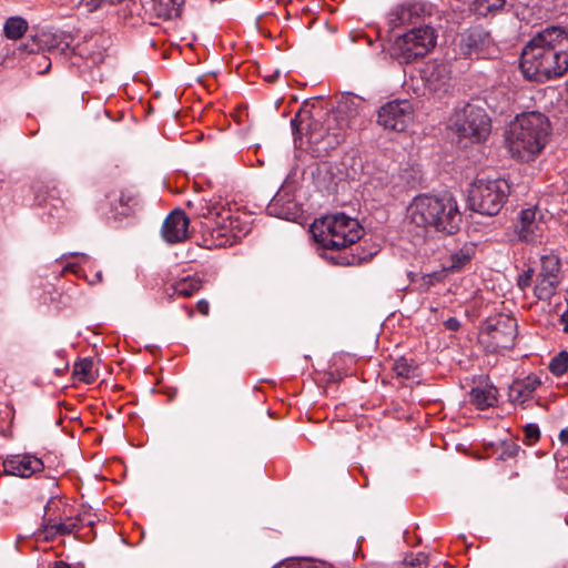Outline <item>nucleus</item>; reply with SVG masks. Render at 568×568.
I'll return each mask as SVG.
<instances>
[{
	"label": "nucleus",
	"instance_id": "13",
	"mask_svg": "<svg viewBox=\"0 0 568 568\" xmlns=\"http://www.w3.org/2000/svg\"><path fill=\"white\" fill-rule=\"evenodd\" d=\"M185 0H151L150 10L144 8L142 0H129L126 6L131 4L130 13L142 19H152L156 17L162 20L179 18Z\"/></svg>",
	"mask_w": 568,
	"mask_h": 568
},
{
	"label": "nucleus",
	"instance_id": "19",
	"mask_svg": "<svg viewBox=\"0 0 568 568\" xmlns=\"http://www.w3.org/2000/svg\"><path fill=\"white\" fill-rule=\"evenodd\" d=\"M43 467V462L30 454L12 455L3 462L4 473L19 477H30Z\"/></svg>",
	"mask_w": 568,
	"mask_h": 568
},
{
	"label": "nucleus",
	"instance_id": "5",
	"mask_svg": "<svg viewBox=\"0 0 568 568\" xmlns=\"http://www.w3.org/2000/svg\"><path fill=\"white\" fill-rule=\"evenodd\" d=\"M450 122L453 131L460 139L473 143L486 141L491 132V120L485 109L473 103L456 109Z\"/></svg>",
	"mask_w": 568,
	"mask_h": 568
},
{
	"label": "nucleus",
	"instance_id": "25",
	"mask_svg": "<svg viewBox=\"0 0 568 568\" xmlns=\"http://www.w3.org/2000/svg\"><path fill=\"white\" fill-rule=\"evenodd\" d=\"M307 142L311 145H314L313 151L317 152L318 155L322 153H327L331 149H334L342 141V135L339 133H326L322 134V131L310 130L306 132Z\"/></svg>",
	"mask_w": 568,
	"mask_h": 568
},
{
	"label": "nucleus",
	"instance_id": "45",
	"mask_svg": "<svg viewBox=\"0 0 568 568\" xmlns=\"http://www.w3.org/2000/svg\"><path fill=\"white\" fill-rule=\"evenodd\" d=\"M79 266L77 264H68L64 266L63 272H72L74 274H79Z\"/></svg>",
	"mask_w": 568,
	"mask_h": 568
},
{
	"label": "nucleus",
	"instance_id": "34",
	"mask_svg": "<svg viewBox=\"0 0 568 568\" xmlns=\"http://www.w3.org/2000/svg\"><path fill=\"white\" fill-rule=\"evenodd\" d=\"M428 564L429 556L424 551H408L403 558V565L408 568H427Z\"/></svg>",
	"mask_w": 568,
	"mask_h": 568
},
{
	"label": "nucleus",
	"instance_id": "32",
	"mask_svg": "<svg viewBox=\"0 0 568 568\" xmlns=\"http://www.w3.org/2000/svg\"><path fill=\"white\" fill-rule=\"evenodd\" d=\"M28 30V23L20 17L9 18L3 27L4 36L10 40H18L24 36Z\"/></svg>",
	"mask_w": 568,
	"mask_h": 568
},
{
	"label": "nucleus",
	"instance_id": "10",
	"mask_svg": "<svg viewBox=\"0 0 568 568\" xmlns=\"http://www.w3.org/2000/svg\"><path fill=\"white\" fill-rule=\"evenodd\" d=\"M551 215L548 211L538 206L524 209L519 212L515 225V232L523 242L534 243L544 236L548 230V222Z\"/></svg>",
	"mask_w": 568,
	"mask_h": 568
},
{
	"label": "nucleus",
	"instance_id": "36",
	"mask_svg": "<svg viewBox=\"0 0 568 568\" xmlns=\"http://www.w3.org/2000/svg\"><path fill=\"white\" fill-rule=\"evenodd\" d=\"M524 443L526 445H535L540 439V429L537 424H527L523 427Z\"/></svg>",
	"mask_w": 568,
	"mask_h": 568
},
{
	"label": "nucleus",
	"instance_id": "44",
	"mask_svg": "<svg viewBox=\"0 0 568 568\" xmlns=\"http://www.w3.org/2000/svg\"><path fill=\"white\" fill-rule=\"evenodd\" d=\"M558 439L562 445H568V426L560 430Z\"/></svg>",
	"mask_w": 568,
	"mask_h": 568
},
{
	"label": "nucleus",
	"instance_id": "50",
	"mask_svg": "<svg viewBox=\"0 0 568 568\" xmlns=\"http://www.w3.org/2000/svg\"><path fill=\"white\" fill-rule=\"evenodd\" d=\"M567 310H568V300H567Z\"/></svg>",
	"mask_w": 568,
	"mask_h": 568
},
{
	"label": "nucleus",
	"instance_id": "3",
	"mask_svg": "<svg viewBox=\"0 0 568 568\" xmlns=\"http://www.w3.org/2000/svg\"><path fill=\"white\" fill-rule=\"evenodd\" d=\"M551 126L540 112H527L516 116L506 136V148L513 159L534 161L545 149Z\"/></svg>",
	"mask_w": 568,
	"mask_h": 568
},
{
	"label": "nucleus",
	"instance_id": "6",
	"mask_svg": "<svg viewBox=\"0 0 568 568\" xmlns=\"http://www.w3.org/2000/svg\"><path fill=\"white\" fill-rule=\"evenodd\" d=\"M81 515L73 516L71 508L61 499H50L44 507L40 535L52 541L58 536L75 534L82 528Z\"/></svg>",
	"mask_w": 568,
	"mask_h": 568
},
{
	"label": "nucleus",
	"instance_id": "15",
	"mask_svg": "<svg viewBox=\"0 0 568 568\" xmlns=\"http://www.w3.org/2000/svg\"><path fill=\"white\" fill-rule=\"evenodd\" d=\"M34 201L38 206L45 210L50 219L62 221L71 210V202L68 197L62 199L61 192L54 186L41 185L36 190Z\"/></svg>",
	"mask_w": 568,
	"mask_h": 568
},
{
	"label": "nucleus",
	"instance_id": "29",
	"mask_svg": "<svg viewBox=\"0 0 568 568\" xmlns=\"http://www.w3.org/2000/svg\"><path fill=\"white\" fill-rule=\"evenodd\" d=\"M474 254L475 246L473 244H465L460 250L450 255V264L445 268L450 272H457L471 261Z\"/></svg>",
	"mask_w": 568,
	"mask_h": 568
},
{
	"label": "nucleus",
	"instance_id": "17",
	"mask_svg": "<svg viewBox=\"0 0 568 568\" xmlns=\"http://www.w3.org/2000/svg\"><path fill=\"white\" fill-rule=\"evenodd\" d=\"M430 14V7L424 2H408L397 6L388 13L389 26L394 28L413 24Z\"/></svg>",
	"mask_w": 568,
	"mask_h": 568
},
{
	"label": "nucleus",
	"instance_id": "41",
	"mask_svg": "<svg viewBox=\"0 0 568 568\" xmlns=\"http://www.w3.org/2000/svg\"><path fill=\"white\" fill-rule=\"evenodd\" d=\"M303 123H304V120L302 118V113H297L295 115V118L292 120V126L297 131L300 132L301 134L303 133Z\"/></svg>",
	"mask_w": 568,
	"mask_h": 568
},
{
	"label": "nucleus",
	"instance_id": "8",
	"mask_svg": "<svg viewBox=\"0 0 568 568\" xmlns=\"http://www.w3.org/2000/svg\"><path fill=\"white\" fill-rule=\"evenodd\" d=\"M517 337V322L513 316L497 314L480 326L478 342L487 353L510 349Z\"/></svg>",
	"mask_w": 568,
	"mask_h": 568
},
{
	"label": "nucleus",
	"instance_id": "1",
	"mask_svg": "<svg viewBox=\"0 0 568 568\" xmlns=\"http://www.w3.org/2000/svg\"><path fill=\"white\" fill-rule=\"evenodd\" d=\"M520 70L527 80L537 82L564 75L568 70V32L551 27L536 34L521 52Z\"/></svg>",
	"mask_w": 568,
	"mask_h": 568
},
{
	"label": "nucleus",
	"instance_id": "14",
	"mask_svg": "<svg viewBox=\"0 0 568 568\" xmlns=\"http://www.w3.org/2000/svg\"><path fill=\"white\" fill-rule=\"evenodd\" d=\"M437 201L444 210H438L436 213L433 231L444 234L457 233L463 217L456 199L452 194L444 193L437 196Z\"/></svg>",
	"mask_w": 568,
	"mask_h": 568
},
{
	"label": "nucleus",
	"instance_id": "40",
	"mask_svg": "<svg viewBox=\"0 0 568 568\" xmlns=\"http://www.w3.org/2000/svg\"><path fill=\"white\" fill-rule=\"evenodd\" d=\"M196 310L200 314L206 316L210 313V304L206 300H200L196 303Z\"/></svg>",
	"mask_w": 568,
	"mask_h": 568
},
{
	"label": "nucleus",
	"instance_id": "46",
	"mask_svg": "<svg viewBox=\"0 0 568 568\" xmlns=\"http://www.w3.org/2000/svg\"><path fill=\"white\" fill-rule=\"evenodd\" d=\"M518 452V447L516 445H511L503 455H507L508 457L516 456Z\"/></svg>",
	"mask_w": 568,
	"mask_h": 568
},
{
	"label": "nucleus",
	"instance_id": "16",
	"mask_svg": "<svg viewBox=\"0 0 568 568\" xmlns=\"http://www.w3.org/2000/svg\"><path fill=\"white\" fill-rule=\"evenodd\" d=\"M110 39L103 33H93L78 42L72 49V57L83 59L89 67L99 65L104 61V52Z\"/></svg>",
	"mask_w": 568,
	"mask_h": 568
},
{
	"label": "nucleus",
	"instance_id": "26",
	"mask_svg": "<svg viewBox=\"0 0 568 568\" xmlns=\"http://www.w3.org/2000/svg\"><path fill=\"white\" fill-rule=\"evenodd\" d=\"M561 278L536 275L534 295L538 301L549 302L556 294Z\"/></svg>",
	"mask_w": 568,
	"mask_h": 568
},
{
	"label": "nucleus",
	"instance_id": "49",
	"mask_svg": "<svg viewBox=\"0 0 568 568\" xmlns=\"http://www.w3.org/2000/svg\"><path fill=\"white\" fill-rule=\"evenodd\" d=\"M278 77V71H276L274 74L266 78L268 82H274Z\"/></svg>",
	"mask_w": 568,
	"mask_h": 568
},
{
	"label": "nucleus",
	"instance_id": "42",
	"mask_svg": "<svg viewBox=\"0 0 568 568\" xmlns=\"http://www.w3.org/2000/svg\"><path fill=\"white\" fill-rule=\"evenodd\" d=\"M445 327L449 331L456 332L460 327V323L456 317H449L445 321Z\"/></svg>",
	"mask_w": 568,
	"mask_h": 568
},
{
	"label": "nucleus",
	"instance_id": "48",
	"mask_svg": "<svg viewBox=\"0 0 568 568\" xmlns=\"http://www.w3.org/2000/svg\"><path fill=\"white\" fill-rule=\"evenodd\" d=\"M102 282V273L97 272L94 274V278L90 281V284L101 283Z\"/></svg>",
	"mask_w": 568,
	"mask_h": 568
},
{
	"label": "nucleus",
	"instance_id": "47",
	"mask_svg": "<svg viewBox=\"0 0 568 568\" xmlns=\"http://www.w3.org/2000/svg\"><path fill=\"white\" fill-rule=\"evenodd\" d=\"M51 568H71V565L64 561H55Z\"/></svg>",
	"mask_w": 568,
	"mask_h": 568
},
{
	"label": "nucleus",
	"instance_id": "4",
	"mask_svg": "<svg viewBox=\"0 0 568 568\" xmlns=\"http://www.w3.org/2000/svg\"><path fill=\"white\" fill-rule=\"evenodd\" d=\"M311 233L321 247L342 251L361 240L363 227L356 219L336 213L315 220L311 225Z\"/></svg>",
	"mask_w": 568,
	"mask_h": 568
},
{
	"label": "nucleus",
	"instance_id": "11",
	"mask_svg": "<svg viewBox=\"0 0 568 568\" xmlns=\"http://www.w3.org/2000/svg\"><path fill=\"white\" fill-rule=\"evenodd\" d=\"M414 108L409 100H393L383 104L377 112V123L385 130L404 132L414 122Z\"/></svg>",
	"mask_w": 568,
	"mask_h": 568
},
{
	"label": "nucleus",
	"instance_id": "23",
	"mask_svg": "<svg viewBox=\"0 0 568 568\" xmlns=\"http://www.w3.org/2000/svg\"><path fill=\"white\" fill-rule=\"evenodd\" d=\"M489 42V34L480 27L466 30L462 37L459 47L465 55H471L480 51Z\"/></svg>",
	"mask_w": 568,
	"mask_h": 568
},
{
	"label": "nucleus",
	"instance_id": "2",
	"mask_svg": "<svg viewBox=\"0 0 568 568\" xmlns=\"http://www.w3.org/2000/svg\"><path fill=\"white\" fill-rule=\"evenodd\" d=\"M186 204L196 216L205 220L201 226V236L202 246L206 248L232 246L251 231V216L239 209L200 196Z\"/></svg>",
	"mask_w": 568,
	"mask_h": 568
},
{
	"label": "nucleus",
	"instance_id": "18",
	"mask_svg": "<svg viewBox=\"0 0 568 568\" xmlns=\"http://www.w3.org/2000/svg\"><path fill=\"white\" fill-rule=\"evenodd\" d=\"M190 219L180 210H173L164 220L161 234L169 244H178L189 239Z\"/></svg>",
	"mask_w": 568,
	"mask_h": 568
},
{
	"label": "nucleus",
	"instance_id": "27",
	"mask_svg": "<svg viewBox=\"0 0 568 568\" xmlns=\"http://www.w3.org/2000/svg\"><path fill=\"white\" fill-rule=\"evenodd\" d=\"M72 376L75 381L92 384L97 381L98 374L94 371V363L91 358H81L73 365Z\"/></svg>",
	"mask_w": 568,
	"mask_h": 568
},
{
	"label": "nucleus",
	"instance_id": "20",
	"mask_svg": "<svg viewBox=\"0 0 568 568\" xmlns=\"http://www.w3.org/2000/svg\"><path fill=\"white\" fill-rule=\"evenodd\" d=\"M141 205V193L134 185H123L118 194L113 193L112 206L120 215L130 216L140 210Z\"/></svg>",
	"mask_w": 568,
	"mask_h": 568
},
{
	"label": "nucleus",
	"instance_id": "24",
	"mask_svg": "<svg viewBox=\"0 0 568 568\" xmlns=\"http://www.w3.org/2000/svg\"><path fill=\"white\" fill-rule=\"evenodd\" d=\"M498 400V389L491 384H480L471 388L469 402L479 410L493 407Z\"/></svg>",
	"mask_w": 568,
	"mask_h": 568
},
{
	"label": "nucleus",
	"instance_id": "33",
	"mask_svg": "<svg viewBox=\"0 0 568 568\" xmlns=\"http://www.w3.org/2000/svg\"><path fill=\"white\" fill-rule=\"evenodd\" d=\"M548 369L556 377L566 374L568 372V352L560 351L555 355L549 362Z\"/></svg>",
	"mask_w": 568,
	"mask_h": 568
},
{
	"label": "nucleus",
	"instance_id": "30",
	"mask_svg": "<svg viewBox=\"0 0 568 568\" xmlns=\"http://www.w3.org/2000/svg\"><path fill=\"white\" fill-rule=\"evenodd\" d=\"M202 287V281L195 276H186L172 285L173 294L190 297Z\"/></svg>",
	"mask_w": 568,
	"mask_h": 568
},
{
	"label": "nucleus",
	"instance_id": "28",
	"mask_svg": "<svg viewBox=\"0 0 568 568\" xmlns=\"http://www.w3.org/2000/svg\"><path fill=\"white\" fill-rule=\"evenodd\" d=\"M485 101L489 109L498 113H504L510 104L509 95L504 88L491 90L487 93Z\"/></svg>",
	"mask_w": 568,
	"mask_h": 568
},
{
	"label": "nucleus",
	"instance_id": "7",
	"mask_svg": "<svg viewBox=\"0 0 568 568\" xmlns=\"http://www.w3.org/2000/svg\"><path fill=\"white\" fill-rule=\"evenodd\" d=\"M509 191L506 180L479 179L469 190V207L483 215H496L504 206Z\"/></svg>",
	"mask_w": 568,
	"mask_h": 568
},
{
	"label": "nucleus",
	"instance_id": "43",
	"mask_svg": "<svg viewBox=\"0 0 568 568\" xmlns=\"http://www.w3.org/2000/svg\"><path fill=\"white\" fill-rule=\"evenodd\" d=\"M559 323L562 325V331L568 334V310H566L559 318Z\"/></svg>",
	"mask_w": 568,
	"mask_h": 568
},
{
	"label": "nucleus",
	"instance_id": "38",
	"mask_svg": "<svg viewBox=\"0 0 568 568\" xmlns=\"http://www.w3.org/2000/svg\"><path fill=\"white\" fill-rule=\"evenodd\" d=\"M442 281V275L439 273L425 274L422 277L420 286L424 291H428L436 283Z\"/></svg>",
	"mask_w": 568,
	"mask_h": 568
},
{
	"label": "nucleus",
	"instance_id": "12",
	"mask_svg": "<svg viewBox=\"0 0 568 568\" xmlns=\"http://www.w3.org/2000/svg\"><path fill=\"white\" fill-rule=\"evenodd\" d=\"M444 210L439 206L437 196L419 194L413 199L406 210V219L413 225L424 231L433 230L436 213Z\"/></svg>",
	"mask_w": 568,
	"mask_h": 568
},
{
	"label": "nucleus",
	"instance_id": "35",
	"mask_svg": "<svg viewBox=\"0 0 568 568\" xmlns=\"http://www.w3.org/2000/svg\"><path fill=\"white\" fill-rule=\"evenodd\" d=\"M417 369V365L414 364L413 361H408L405 357L398 358L393 366L394 373L404 378H412L415 376V372Z\"/></svg>",
	"mask_w": 568,
	"mask_h": 568
},
{
	"label": "nucleus",
	"instance_id": "9",
	"mask_svg": "<svg viewBox=\"0 0 568 568\" xmlns=\"http://www.w3.org/2000/svg\"><path fill=\"white\" fill-rule=\"evenodd\" d=\"M437 36L429 26L413 28L395 39L392 50L400 63H410L425 57L435 45Z\"/></svg>",
	"mask_w": 568,
	"mask_h": 568
},
{
	"label": "nucleus",
	"instance_id": "39",
	"mask_svg": "<svg viewBox=\"0 0 568 568\" xmlns=\"http://www.w3.org/2000/svg\"><path fill=\"white\" fill-rule=\"evenodd\" d=\"M341 261H338L337 263L338 264H342V265H352V264H355L357 262H359L362 258L352 254V255H346V256H339Z\"/></svg>",
	"mask_w": 568,
	"mask_h": 568
},
{
	"label": "nucleus",
	"instance_id": "22",
	"mask_svg": "<svg viewBox=\"0 0 568 568\" xmlns=\"http://www.w3.org/2000/svg\"><path fill=\"white\" fill-rule=\"evenodd\" d=\"M423 77L430 91H447L450 81V71L445 63H428L423 70Z\"/></svg>",
	"mask_w": 568,
	"mask_h": 568
},
{
	"label": "nucleus",
	"instance_id": "31",
	"mask_svg": "<svg viewBox=\"0 0 568 568\" xmlns=\"http://www.w3.org/2000/svg\"><path fill=\"white\" fill-rule=\"evenodd\" d=\"M561 262L556 254H546L540 257V268L537 275L561 278Z\"/></svg>",
	"mask_w": 568,
	"mask_h": 568
},
{
	"label": "nucleus",
	"instance_id": "37",
	"mask_svg": "<svg viewBox=\"0 0 568 568\" xmlns=\"http://www.w3.org/2000/svg\"><path fill=\"white\" fill-rule=\"evenodd\" d=\"M534 275L535 270L532 267H528L523 273L518 274L516 280L518 288L523 292L529 288L532 283Z\"/></svg>",
	"mask_w": 568,
	"mask_h": 568
},
{
	"label": "nucleus",
	"instance_id": "21",
	"mask_svg": "<svg viewBox=\"0 0 568 568\" xmlns=\"http://www.w3.org/2000/svg\"><path fill=\"white\" fill-rule=\"evenodd\" d=\"M541 385V379L535 374H530L521 379L511 383L508 390L510 402L524 404L531 399L536 389Z\"/></svg>",
	"mask_w": 568,
	"mask_h": 568
}]
</instances>
